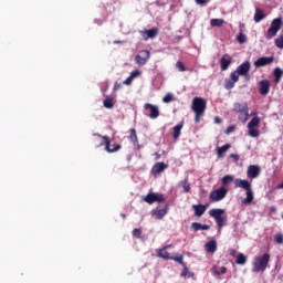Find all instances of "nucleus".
Returning a JSON list of instances; mask_svg holds the SVG:
<instances>
[{
    "mask_svg": "<svg viewBox=\"0 0 283 283\" xmlns=\"http://www.w3.org/2000/svg\"><path fill=\"white\" fill-rule=\"evenodd\" d=\"M191 107L196 115L195 123H200L201 116H205V112H207V101L202 97H195Z\"/></svg>",
    "mask_w": 283,
    "mask_h": 283,
    "instance_id": "f257e3e1",
    "label": "nucleus"
},
{
    "mask_svg": "<svg viewBox=\"0 0 283 283\" xmlns=\"http://www.w3.org/2000/svg\"><path fill=\"white\" fill-rule=\"evenodd\" d=\"M269 262H271V254L264 253L261 256H255L252 273H264L266 271V266H269Z\"/></svg>",
    "mask_w": 283,
    "mask_h": 283,
    "instance_id": "f03ea898",
    "label": "nucleus"
},
{
    "mask_svg": "<svg viewBox=\"0 0 283 283\" xmlns=\"http://www.w3.org/2000/svg\"><path fill=\"white\" fill-rule=\"evenodd\" d=\"M94 136H98L99 138H103L104 143L101 142L96 147H103V145H104L105 150L108 154H114V153L120 151V149H123V146L120 144H115V145H113V148H112V140L109 139V136H102L98 133H95Z\"/></svg>",
    "mask_w": 283,
    "mask_h": 283,
    "instance_id": "7ed1b4c3",
    "label": "nucleus"
},
{
    "mask_svg": "<svg viewBox=\"0 0 283 283\" xmlns=\"http://www.w3.org/2000/svg\"><path fill=\"white\" fill-rule=\"evenodd\" d=\"M282 23H283L282 18H275L271 22V25L265 33V39L268 41H271V39H273V36L277 35V32H280V30L282 28Z\"/></svg>",
    "mask_w": 283,
    "mask_h": 283,
    "instance_id": "20e7f679",
    "label": "nucleus"
},
{
    "mask_svg": "<svg viewBox=\"0 0 283 283\" xmlns=\"http://www.w3.org/2000/svg\"><path fill=\"white\" fill-rule=\"evenodd\" d=\"M261 119L258 116H254L249 123H248V136L251 138H260V130L258 127H260Z\"/></svg>",
    "mask_w": 283,
    "mask_h": 283,
    "instance_id": "39448f33",
    "label": "nucleus"
},
{
    "mask_svg": "<svg viewBox=\"0 0 283 283\" xmlns=\"http://www.w3.org/2000/svg\"><path fill=\"white\" fill-rule=\"evenodd\" d=\"M234 112L239 114V120H241V123H247V120H249V104L235 103Z\"/></svg>",
    "mask_w": 283,
    "mask_h": 283,
    "instance_id": "423d86ee",
    "label": "nucleus"
},
{
    "mask_svg": "<svg viewBox=\"0 0 283 283\" xmlns=\"http://www.w3.org/2000/svg\"><path fill=\"white\" fill-rule=\"evenodd\" d=\"M209 216H211V218L216 220L219 229H222V227H224V220H227V217H222L224 216V209H211L209 211Z\"/></svg>",
    "mask_w": 283,
    "mask_h": 283,
    "instance_id": "0eeeda50",
    "label": "nucleus"
},
{
    "mask_svg": "<svg viewBox=\"0 0 283 283\" xmlns=\"http://www.w3.org/2000/svg\"><path fill=\"white\" fill-rule=\"evenodd\" d=\"M227 193H228L227 188L221 187L210 192V200L212 202H220V200H224V198H227Z\"/></svg>",
    "mask_w": 283,
    "mask_h": 283,
    "instance_id": "6e6552de",
    "label": "nucleus"
},
{
    "mask_svg": "<svg viewBox=\"0 0 283 283\" xmlns=\"http://www.w3.org/2000/svg\"><path fill=\"white\" fill-rule=\"evenodd\" d=\"M144 202L147 205H154V202H165V195L149 192L146 197L143 198Z\"/></svg>",
    "mask_w": 283,
    "mask_h": 283,
    "instance_id": "1a4fd4ad",
    "label": "nucleus"
},
{
    "mask_svg": "<svg viewBox=\"0 0 283 283\" xmlns=\"http://www.w3.org/2000/svg\"><path fill=\"white\" fill-rule=\"evenodd\" d=\"M144 109L145 112H149L146 113V116H149L153 119H156L158 116H160V109H158V106L156 105L147 103L144 105Z\"/></svg>",
    "mask_w": 283,
    "mask_h": 283,
    "instance_id": "9d476101",
    "label": "nucleus"
},
{
    "mask_svg": "<svg viewBox=\"0 0 283 283\" xmlns=\"http://www.w3.org/2000/svg\"><path fill=\"white\" fill-rule=\"evenodd\" d=\"M275 61V56H262L254 61V67H264L271 65Z\"/></svg>",
    "mask_w": 283,
    "mask_h": 283,
    "instance_id": "9b49d317",
    "label": "nucleus"
},
{
    "mask_svg": "<svg viewBox=\"0 0 283 283\" xmlns=\"http://www.w3.org/2000/svg\"><path fill=\"white\" fill-rule=\"evenodd\" d=\"M237 72L240 76H245L249 81V72H251V62L245 61L237 67Z\"/></svg>",
    "mask_w": 283,
    "mask_h": 283,
    "instance_id": "f8f14e48",
    "label": "nucleus"
},
{
    "mask_svg": "<svg viewBox=\"0 0 283 283\" xmlns=\"http://www.w3.org/2000/svg\"><path fill=\"white\" fill-rule=\"evenodd\" d=\"M271 92V82L262 80L259 82V93L261 96H266Z\"/></svg>",
    "mask_w": 283,
    "mask_h": 283,
    "instance_id": "ddd939ff",
    "label": "nucleus"
},
{
    "mask_svg": "<svg viewBox=\"0 0 283 283\" xmlns=\"http://www.w3.org/2000/svg\"><path fill=\"white\" fill-rule=\"evenodd\" d=\"M167 213H169L168 205H166L163 209L151 211V216L156 220H163L167 216Z\"/></svg>",
    "mask_w": 283,
    "mask_h": 283,
    "instance_id": "4468645a",
    "label": "nucleus"
},
{
    "mask_svg": "<svg viewBox=\"0 0 283 283\" xmlns=\"http://www.w3.org/2000/svg\"><path fill=\"white\" fill-rule=\"evenodd\" d=\"M261 171L262 170L260 169V166L250 165L248 167L247 176L248 178H251L253 180L254 178H258L260 176Z\"/></svg>",
    "mask_w": 283,
    "mask_h": 283,
    "instance_id": "2eb2a0df",
    "label": "nucleus"
},
{
    "mask_svg": "<svg viewBox=\"0 0 283 283\" xmlns=\"http://www.w3.org/2000/svg\"><path fill=\"white\" fill-rule=\"evenodd\" d=\"M234 187H237L239 189H244L245 191H249L252 189L251 182H249V180H247V179H235Z\"/></svg>",
    "mask_w": 283,
    "mask_h": 283,
    "instance_id": "dca6fc26",
    "label": "nucleus"
},
{
    "mask_svg": "<svg viewBox=\"0 0 283 283\" xmlns=\"http://www.w3.org/2000/svg\"><path fill=\"white\" fill-rule=\"evenodd\" d=\"M156 36H158L157 28H153L143 32L144 41H149V39H156Z\"/></svg>",
    "mask_w": 283,
    "mask_h": 283,
    "instance_id": "f3484780",
    "label": "nucleus"
},
{
    "mask_svg": "<svg viewBox=\"0 0 283 283\" xmlns=\"http://www.w3.org/2000/svg\"><path fill=\"white\" fill-rule=\"evenodd\" d=\"M220 65H221V71L227 72V70H229V65H231V56H229V54L223 55L220 59Z\"/></svg>",
    "mask_w": 283,
    "mask_h": 283,
    "instance_id": "a211bd4d",
    "label": "nucleus"
},
{
    "mask_svg": "<svg viewBox=\"0 0 283 283\" xmlns=\"http://www.w3.org/2000/svg\"><path fill=\"white\" fill-rule=\"evenodd\" d=\"M182 127H185V122L179 123L177 126H175L172 128V138H174V140H178L180 138Z\"/></svg>",
    "mask_w": 283,
    "mask_h": 283,
    "instance_id": "6ab92c4d",
    "label": "nucleus"
},
{
    "mask_svg": "<svg viewBox=\"0 0 283 283\" xmlns=\"http://www.w3.org/2000/svg\"><path fill=\"white\" fill-rule=\"evenodd\" d=\"M192 209L195 211V216H197V218H201V216H205V211H207V206H205V205H193Z\"/></svg>",
    "mask_w": 283,
    "mask_h": 283,
    "instance_id": "aec40b11",
    "label": "nucleus"
},
{
    "mask_svg": "<svg viewBox=\"0 0 283 283\" xmlns=\"http://www.w3.org/2000/svg\"><path fill=\"white\" fill-rule=\"evenodd\" d=\"M231 149V144H226L219 148H217V156L218 158H224V154Z\"/></svg>",
    "mask_w": 283,
    "mask_h": 283,
    "instance_id": "412c9836",
    "label": "nucleus"
},
{
    "mask_svg": "<svg viewBox=\"0 0 283 283\" xmlns=\"http://www.w3.org/2000/svg\"><path fill=\"white\" fill-rule=\"evenodd\" d=\"M167 167H168L167 164H165V163H163V161L156 163V164L154 165V167H153V171H154L155 174H163V171L166 170Z\"/></svg>",
    "mask_w": 283,
    "mask_h": 283,
    "instance_id": "4be33fe9",
    "label": "nucleus"
},
{
    "mask_svg": "<svg viewBox=\"0 0 283 283\" xmlns=\"http://www.w3.org/2000/svg\"><path fill=\"white\" fill-rule=\"evenodd\" d=\"M206 251L208 253H216V251H218V243L216 242V240L206 243Z\"/></svg>",
    "mask_w": 283,
    "mask_h": 283,
    "instance_id": "5701e85b",
    "label": "nucleus"
},
{
    "mask_svg": "<svg viewBox=\"0 0 283 283\" xmlns=\"http://www.w3.org/2000/svg\"><path fill=\"white\" fill-rule=\"evenodd\" d=\"M263 19H266V14H264V11L262 9L256 8L254 13L255 23H260V21H262Z\"/></svg>",
    "mask_w": 283,
    "mask_h": 283,
    "instance_id": "b1692460",
    "label": "nucleus"
},
{
    "mask_svg": "<svg viewBox=\"0 0 283 283\" xmlns=\"http://www.w3.org/2000/svg\"><path fill=\"white\" fill-rule=\"evenodd\" d=\"M273 76H274V83H280V81H282V77H283V70L280 67L274 69Z\"/></svg>",
    "mask_w": 283,
    "mask_h": 283,
    "instance_id": "393cba45",
    "label": "nucleus"
},
{
    "mask_svg": "<svg viewBox=\"0 0 283 283\" xmlns=\"http://www.w3.org/2000/svg\"><path fill=\"white\" fill-rule=\"evenodd\" d=\"M179 185L182 187L184 193H189V191H191V184H189V179H184Z\"/></svg>",
    "mask_w": 283,
    "mask_h": 283,
    "instance_id": "a878e982",
    "label": "nucleus"
},
{
    "mask_svg": "<svg viewBox=\"0 0 283 283\" xmlns=\"http://www.w3.org/2000/svg\"><path fill=\"white\" fill-rule=\"evenodd\" d=\"M247 198L243 199V205H251L253 202V189L245 190Z\"/></svg>",
    "mask_w": 283,
    "mask_h": 283,
    "instance_id": "bb28decb",
    "label": "nucleus"
},
{
    "mask_svg": "<svg viewBox=\"0 0 283 283\" xmlns=\"http://www.w3.org/2000/svg\"><path fill=\"white\" fill-rule=\"evenodd\" d=\"M210 25L211 28H222L224 25V19H211Z\"/></svg>",
    "mask_w": 283,
    "mask_h": 283,
    "instance_id": "cd10ccee",
    "label": "nucleus"
},
{
    "mask_svg": "<svg viewBox=\"0 0 283 283\" xmlns=\"http://www.w3.org/2000/svg\"><path fill=\"white\" fill-rule=\"evenodd\" d=\"M103 105L106 107V109H112L114 107V97H106Z\"/></svg>",
    "mask_w": 283,
    "mask_h": 283,
    "instance_id": "c85d7f7f",
    "label": "nucleus"
},
{
    "mask_svg": "<svg viewBox=\"0 0 283 283\" xmlns=\"http://www.w3.org/2000/svg\"><path fill=\"white\" fill-rule=\"evenodd\" d=\"M158 258H163V260H171V254H169V252H167L166 250L160 249L157 252Z\"/></svg>",
    "mask_w": 283,
    "mask_h": 283,
    "instance_id": "c756f323",
    "label": "nucleus"
},
{
    "mask_svg": "<svg viewBox=\"0 0 283 283\" xmlns=\"http://www.w3.org/2000/svg\"><path fill=\"white\" fill-rule=\"evenodd\" d=\"M128 140H130V143H134V145H136V143H138V136L136 135V128L130 129V135L128 136Z\"/></svg>",
    "mask_w": 283,
    "mask_h": 283,
    "instance_id": "7c9ffc66",
    "label": "nucleus"
},
{
    "mask_svg": "<svg viewBox=\"0 0 283 283\" xmlns=\"http://www.w3.org/2000/svg\"><path fill=\"white\" fill-rule=\"evenodd\" d=\"M181 277H193V272H189V268H187V263L182 266Z\"/></svg>",
    "mask_w": 283,
    "mask_h": 283,
    "instance_id": "2f4dec72",
    "label": "nucleus"
},
{
    "mask_svg": "<svg viewBox=\"0 0 283 283\" xmlns=\"http://www.w3.org/2000/svg\"><path fill=\"white\" fill-rule=\"evenodd\" d=\"M221 182L223 185V187H227V185H231V182H233V176L231 175H226L222 179Z\"/></svg>",
    "mask_w": 283,
    "mask_h": 283,
    "instance_id": "473e14b6",
    "label": "nucleus"
},
{
    "mask_svg": "<svg viewBox=\"0 0 283 283\" xmlns=\"http://www.w3.org/2000/svg\"><path fill=\"white\" fill-rule=\"evenodd\" d=\"M235 262H237V264L244 265V264H247V256L242 253H239L237 255V261Z\"/></svg>",
    "mask_w": 283,
    "mask_h": 283,
    "instance_id": "72a5a7b5",
    "label": "nucleus"
},
{
    "mask_svg": "<svg viewBox=\"0 0 283 283\" xmlns=\"http://www.w3.org/2000/svg\"><path fill=\"white\" fill-rule=\"evenodd\" d=\"M170 260H174V262H177V264H180L181 266H185L187 263H185V256L179 255V256H171Z\"/></svg>",
    "mask_w": 283,
    "mask_h": 283,
    "instance_id": "f704fd0d",
    "label": "nucleus"
},
{
    "mask_svg": "<svg viewBox=\"0 0 283 283\" xmlns=\"http://www.w3.org/2000/svg\"><path fill=\"white\" fill-rule=\"evenodd\" d=\"M275 45L276 48H279L280 50H283V29L281 31L280 36L275 40Z\"/></svg>",
    "mask_w": 283,
    "mask_h": 283,
    "instance_id": "c9c22d12",
    "label": "nucleus"
},
{
    "mask_svg": "<svg viewBox=\"0 0 283 283\" xmlns=\"http://www.w3.org/2000/svg\"><path fill=\"white\" fill-rule=\"evenodd\" d=\"M224 88L226 90H233L234 87H235V83L234 82H232L231 80H229V78H226L224 80Z\"/></svg>",
    "mask_w": 283,
    "mask_h": 283,
    "instance_id": "e433bc0d",
    "label": "nucleus"
},
{
    "mask_svg": "<svg viewBox=\"0 0 283 283\" xmlns=\"http://www.w3.org/2000/svg\"><path fill=\"white\" fill-rule=\"evenodd\" d=\"M237 41H238V43H247V41H249V39L247 38V34H244V33H239L238 35H237Z\"/></svg>",
    "mask_w": 283,
    "mask_h": 283,
    "instance_id": "4c0bfd02",
    "label": "nucleus"
},
{
    "mask_svg": "<svg viewBox=\"0 0 283 283\" xmlns=\"http://www.w3.org/2000/svg\"><path fill=\"white\" fill-rule=\"evenodd\" d=\"M135 61L137 63V65H146L147 64V60L144 59L142 55H136L135 56Z\"/></svg>",
    "mask_w": 283,
    "mask_h": 283,
    "instance_id": "58836bf2",
    "label": "nucleus"
},
{
    "mask_svg": "<svg viewBox=\"0 0 283 283\" xmlns=\"http://www.w3.org/2000/svg\"><path fill=\"white\" fill-rule=\"evenodd\" d=\"M212 273H214V275H224V273H227V266H221L220 271H218L216 268H212Z\"/></svg>",
    "mask_w": 283,
    "mask_h": 283,
    "instance_id": "ea45409f",
    "label": "nucleus"
},
{
    "mask_svg": "<svg viewBox=\"0 0 283 283\" xmlns=\"http://www.w3.org/2000/svg\"><path fill=\"white\" fill-rule=\"evenodd\" d=\"M274 242H275V244H283V234H282V232H279L274 235Z\"/></svg>",
    "mask_w": 283,
    "mask_h": 283,
    "instance_id": "a19ab883",
    "label": "nucleus"
},
{
    "mask_svg": "<svg viewBox=\"0 0 283 283\" xmlns=\"http://www.w3.org/2000/svg\"><path fill=\"white\" fill-rule=\"evenodd\" d=\"M139 56H143L146 61H149L151 53L149 52V50H143L140 51Z\"/></svg>",
    "mask_w": 283,
    "mask_h": 283,
    "instance_id": "79ce46f5",
    "label": "nucleus"
},
{
    "mask_svg": "<svg viewBox=\"0 0 283 283\" xmlns=\"http://www.w3.org/2000/svg\"><path fill=\"white\" fill-rule=\"evenodd\" d=\"M230 78L232 82L238 83L240 81V74L237 71H234L230 74Z\"/></svg>",
    "mask_w": 283,
    "mask_h": 283,
    "instance_id": "37998d69",
    "label": "nucleus"
},
{
    "mask_svg": "<svg viewBox=\"0 0 283 283\" xmlns=\"http://www.w3.org/2000/svg\"><path fill=\"white\" fill-rule=\"evenodd\" d=\"M176 67L177 70H179L180 72H187V66H185V64L181 61H178L176 63Z\"/></svg>",
    "mask_w": 283,
    "mask_h": 283,
    "instance_id": "c03bdc74",
    "label": "nucleus"
},
{
    "mask_svg": "<svg viewBox=\"0 0 283 283\" xmlns=\"http://www.w3.org/2000/svg\"><path fill=\"white\" fill-rule=\"evenodd\" d=\"M191 229H193V231H201L202 223L193 222V223H191Z\"/></svg>",
    "mask_w": 283,
    "mask_h": 283,
    "instance_id": "a18cd8bd",
    "label": "nucleus"
},
{
    "mask_svg": "<svg viewBox=\"0 0 283 283\" xmlns=\"http://www.w3.org/2000/svg\"><path fill=\"white\" fill-rule=\"evenodd\" d=\"M133 235H134V238L140 239V235H143V231L140 229H138V228H135L133 230Z\"/></svg>",
    "mask_w": 283,
    "mask_h": 283,
    "instance_id": "49530a36",
    "label": "nucleus"
},
{
    "mask_svg": "<svg viewBox=\"0 0 283 283\" xmlns=\"http://www.w3.org/2000/svg\"><path fill=\"white\" fill-rule=\"evenodd\" d=\"M132 78H137V76H140V71L139 70H135L130 73L129 75Z\"/></svg>",
    "mask_w": 283,
    "mask_h": 283,
    "instance_id": "de8ad7c7",
    "label": "nucleus"
},
{
    "mask_svg": "<svg viewBox=\"0 0 283 283\" xmlns=\"http://www.w3.org/2000/svg\"><path fill=\"white\" fill-rule=\"evenodd\" d=\"M164 103H171V101H174V97L171 95H166L164 98H163Z\"/></svg>",
    "mask_w": 283,
    "mask_h": 283,
    "instance_id": "09e8293b",
    "label": "nucleus"
},
{
    "mask_svg": "<svg viewBox=\"0 0 283 283\" xmlns=\"http://www.w3.org/2000/svg\"><path fill=\"white\" fill-rule=\"evenodd\" d=\"M198 6H207L209 0H195Z\"/></svg>",
    "mask_w": 283,
    "mask_h": 283,
    "instance_id": "8fccbe9b",
    "label": "nucleus"
},
{
    "mask_svg": "<svg viewBox=\"0 0 283 283\" xmlns=\"http://www.w3.org/2000/svg\"><path fill=\"white\" fill-rule=\"evenodd\" d=\"M132 81H134V77H132L130 75L124 81V85H129L132 83Z\"/></svg>",
    "mask_w": 283,
    "mask_h": 283,
    "instance_id": "3c124183",
    "label": "nucleus"
},
{
    "mask_svg": "<svg viewBox=\"0 0 283 283\" xmlns=\"http://www.w3.org/2000/svg\"><path fill=\"white\" fill-rule=\"evenodd\" d=\"M209 229H211V226H209V224H201V230L202 231H209Z\"/></svg>",
    "mask_w": 283,
    "mask_h": 283,
    "instance_id": "603ef678",
    "label": "nucleus"
},
{
    "mask_svg": "<svg viewBox=\"0 0 283 283\" xmlns=\"http://www.w3.org/2000/svg\"><path fill=\"white\" fill-rule=\"evenodd\" d=\"M230 158H233V160H235V161L240 160V156L235 155V154H231Z\"/></svg>",
    "mask_w": 283,
    "mask_h": 283,
    "instance_id": "864d4df0",
    "label": "nucleus"
},
{
    "mask_svg": "<svg viewBox=\"0 0 283 283\" xmlns=\"http://www.w3.org/2000/svg\"><path fill=\"white\" fill-rule=\"evenodd\" d=\"M270 211H271L272 213H275V211H277V208H275V206H271V207H270Z\"/></svg>",
    "mask_w": 283,
    "mask_h": 283,
    "instance_id": "5fc2aeb1",
    "label": "nucleus"
},
{
    "mask_svg": "<svg viewBox=\"0 0 283 283\" xmlns=\"http://www.w3.org/2000/svg\"><path fill=\"white\" fill-rule=\"evenodd\" d=\"M114 90H120V84L115 83V85H114Z\"/></svg>",
    "mask_w": 283,
    "mask_h": 283,
    "instance_id": "6e6d98bb",
    "label": "nucleus"
},
{
    "mask_svg": "<svg viewBox=\"0 0 283 283\" xmlns=\"http://www.w3.org/2000/svg\"><path fill=\"white\" fill-rule=\"evenodd\" d=\"M167 249H171V244L165 245L161 250L167 251Z\"/></svg>",
    "mask_w": 283,
    "mask_h": 283,
    "instance_id": "4d7b16f0",
    "label": "nucleus"
},
{
    "mask_svg": "<svg viewBox=\"0 0 283 283\" xmlns=\"http://www.w3.org/2000/svg\"><path fill=\"white\" fill-rule=\"evenodd\" d=\"M231 132H233V127H228L227 134H231Z\"/></svg>",
    "mask_w": 283,
    "mask_h": 283,
    "instance_id": "13d9d810",
    "label": "nucleus"
},
{
    "mask_svg": "<svg viewBox=\"0 0 283 283\" xmlns=\"http://www.w3.org/2000/svg\"><path fill=\"white\" fill-rule=\"evenodd\" d=\"M230 255H232V258H235V250H231Z\"/></svg>",
    "mask_w": 283,
    "mask_h": 283,
    "instance_id": "bf43d9fd",
    "label": "nucleus"
},
{
    "mask_svg": "<svg viewBox=\"0 0 283 283\" xmlns=\"http://www.w3.org/2000/svg\"><path fill=\"white\" fill-rule=\"evenodd\" d=\"M114 43H115V44H117V43H125V41L115 40Z\"/></svg>",
    "mask_w": 283,
    "mask_h": 283,
    "instance_id": "052dcab7",
    "label": "nucleus"
},
{
    "mask_svg": "<svg viewBox=\"0 0 283 283\" xmlns=\"http://www.w3.org/2000/svg\"><path fill=\"white\" fill-rule=\"evenodd\" d=\"M216 123H220V119L218 117H216Z\"/></svg>",
    "mask_w": 283,
    "mask_h": 283,
    "instance_id": "680f3d73",
    "label": "nucleus"
},
{
    "mask_svg": "<svg viewBox=\"0 0 283 283\" xmlns=\"http://www.w3.org/2000/svg\"><path fill=\"white\" fill-rule=\"evenodd\" d=\"M157 158H160V155L156 154Z\"/></svg>",
    "mask_w": 283,
    "mask_h": 283,
    "instance_id": "e2e57ef3",
    "label": "nucleus"
},
{
    "mask_svg": "<svg viewBox=\"0 0 283 283\" xmlns=\"http://www.w3.org/2000/svg\"><path fill=\"white\" fill-rule=\"evenodd\" d=\"M122 218H126V214H122Z\"/></svg>",
    "mask_w": 283,
    "mask_h": 283,
    "instance_id": "0e129e2a",
    "label": "nucleus"
},
{
    "mask_svg": "<svg viewBox=\"0 0 283 283\" xmlns=\"http://www.w3.org/2000/svg\"><path fill=\"white\" fill-rule=\"evenodd\" d=\"M281 218H282V220H283V212H282V214H281Z\"/></svg>",
    "mask_w": 283,
    "mask_h": 283,
    "instance_id": "69168bd1",
    "label": "nucleus"
}]
</instances>
